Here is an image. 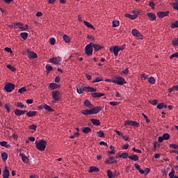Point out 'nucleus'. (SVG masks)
Segmentation results:
<instances>
[{
  "label": "nucleus",
  "instance_id": "55",
  "mask_svg": "<svg viewBox=\"0 0 178 178\" xmlns=\"http://www.w3.org/2000/svg\"><path fill=\"white\" fill-rule=\"evenodd\" d=\"M4 51H6V52H8L9 54H13V51H12V49L10 47H6Z\"/></svg>",
  "mask_w": 178,
  "mask_h": 178
},
{
  "label": "nucleus",
  "instance_id": "26",
  "mask_svg": "<svg viewBox=\"0 0 178 178\" xmlns=\"http://www.w3.org/2000/svg\"><path fill=\"white\" fill-rule=\"evenodd\" d=\"M49 88H51V90H56V88H58V84H56L55 81V83H50Z\"/></svg>",
  "mask_w": 178,
  "mask_h": 178
},
{
  "label": "nucleus",
  "instance_id": "14",
  "mask_svg": "<svg viewBox=\"0 0 178 178\" xmlns=\"http://www.w3.org/2000/svg\"><path fill=\"white\" fill-rule=\"evenodd\" d=\"M170 13V10H159V13H157V15L159 17H165V16H168V14Z\"/></svg>",
  "mask_w": 178,
  "mask_h": 178
},
{
  "label": "nucleus",
  "instance_id": "35",
  "mask_svg": "<svg viewBox=\"0 0 178 178\" xmlns=\"http://www.w3.org/2000/svg\"><path fill=\"white\" fill-rule=\"evenodd\" d=\"M120 158H123V159L129 158V153H121V154H120Z\"/></svg>",
  "mask_w": 178,
  "mask_h": 178
},
{
  "label": "nucleus",
  "instance_id": "48",
  "mask_svg": "<svg viewBox=\"0 0 178 178\" xmlns=\"http://www.w3.org/2000/svg\"><path fill=\"white\" fill-rule=\"evenodd\" d=\"M47 72L49 74L51 70H53V67L51 65H46Z\"/></svg>",
  "mask_w": 178,
  "mask_h": 178
},
{
  "label": "nucleus",
  "instance_id": "44",
  "mask_svg": "<svg viewBox=\"0 0 178 178\" xmlns=\"http://www.w3.org/2000/svg\"><path fill=\"white\" fill-rule=\"evenodd\" d=\"M12 106H10V104H9V103H8V104H6V105H5V108L6 109V111H7V112L8 113H10V107H11Z\"/></svg>",
  "mask_w": 178,
  "mask_h": 178
},
{
  "label": "nucleus",
  "instance_id": "54",
  "mask_svg": "<svg viewBox=\"0 0 178 178\" xmlns=\"http://www.w3.org/2000/svg\"><path fill=\"white\" fill-rule=\"evenodd\" d=\"M7 68L11 70V72H16V68L15 67H11L10 65H8Z\"/></svg>",
  "mask_w": 178,
  "mask_h": 178
},
{
  "label": "nucleus",
  "instance_id": "31",
  "mask_svg": "<svg viewBox=\"0 0 178 178\" xmlns=\"http://www.w3.org/2000/svg\"><path fill=\"white\" fill-rule=\"evenodd\" d=\"M111 151H108V154H115V149L114 146H110Z\"/></svg>",
  "mask_w": 178,
  "mask_h": 178
},
{
  "label": "nucleus",
  "instance_id": "24",
  "mask_svg": "<svg viewBox=\"0 0 178 178\" xmlns=\"http://www.w3.org/2000/svg\"><path fill=\"white\" fill-rule=\"evenodd\" d=\"M93 47L95 49V51H100L102 49V46H101L100 44H93Z\"/></svg>",
  "mask_w": 178,
  "mask_h": 178
},
{
  "label": "nucleus",
  "instance_id": "6",
  "mask_svg": "<svg viewBox=\"0 0 178 178\" xmlns=\"http://www.w3.org/2000/svg\"><path fill=\"white\" fill-rule=\"evenodd\" d=\"M62 60L61 56H54L49 58L50 63H54V65H60Z\"/></svg>",
  "mask_w": 178,
  "mask_h": 178
},
{
  "label": "nucleus",
  "instance_id": "9",
  "mask_svg": "<svg viewBox=\"0 0 178 178\" xmlns=\"http://www.w3.org/2000/svg\"><path fill=\"white\" fill-rule=\"evenodd\" d=\"M51 95L54 98V100H60V98L61 97L60 91H58V90L56 89L55 90L52 91Z\"/></svg>",
  "mask_w": 178,
  "mask_h": 178
},
{
  "label": "nucleus",
  "instance_id": "11",
  "mask_svg": "<svg viewBox=\"0 0 178 178\" xmlns=\"http://www.w3.org/2000/svg\"><path fill=\"white\" fill-rule=\"evenodd\" d=\"M127 124L136 126V128H138V126H140V123H138V121H131L130 120H127V121H125L124 126H127Z\"/></svg>",
  "mask_w": 178,
  "mask_h": 178
},
{
  "label": "nucleus",
  "instance_id": "15",
  "mask_svg": "<svg viewBox=\"0 0 178 178\" xmlns=\"http://www.w3.org/2000/svg\"><path fill=\"white\" fill-rule=\"evenodd\" d=\"M19 156L22 157V161L24 163H29L30 162V161L29 160V157H27L26 154H24V153H20Z\"/></svg>",
  "mask_w": 178,
  "mask_h": 178
},
{
  "label": "nucleus",
  "instance_id": "33",
  "mask_svg": "<svg viewBox=\"0 0 178 178\" xmlns=\"http://www.w3.org/2000/svg\"><path fill=\"white\" fill-rule=\"evenodd\" d=\"M83 23L86 26H88V28H92L93 29H95V26H93V25H91V23H89V21L84 20Z\"/></svg>",
  "mask_w": 178,
  "mask_h": 178
},
{
  "label": "nucleus",
  "instance_id": "19",
  "mask_svg": "<svg viewBox=\"0 0 178 178\" xmlns=\"http://www.w3.org/2000/svg\"><path fill=\"white\" fill-rule=\"evenodd\" d=\"M147 16L150 17V19L155 21L156 19V15L154 13H147Z\"/></svg>",
  "mask_w": 178,
  "mask_h": 178
},
{
  "label": "nucleus",
  "instance_id": "10",
  "mask_svg": "<svg viewBox=\"0 0 178 178\" xmlns=\"http://www.w3.org/2000/svg\"><path fill=\"white\" fill-rule=\"evenodd\" d=\"M26 53L29 59H37L38 58V56L34 51H30L29 49L26 50Z\"/></svg>",
  "mask_w": 178,
  "mask_h": 178
},
{
  "label": "nucleus",
  "instance_id": "57",
  "mask_svg": "<svg viewBox=\"0 0 178 178\" xmlns=\"http://www.w3.org/2000/svg\"><path fill=\"white\" fill-rule=\"evenodd\" d=\"M147 77H148V76H147L146 74H142V75H141V79H142V81H145L146 79H147Z\"/></svg>",
  "mask_w": 178,
  "mask_h": 178
},
{
  "label": "nucleus",
  "instance_id": "2",
  "mask_svg": "<svg viewBox=\"0 0 178 178\" xmlns=\"http://www.w3.org/2000/svg\"><path fill=\"white\" fill-rule=\"evenodd\" d=\"M101 111V106H96L92 108H83V110L81 111V113L83 114L84 115H88L92 114H98L99 112H100Z\"/></svg>",
  "mask_w": 178,
  "mask_h": 178
},
{
  "label": "nucleus",
  "instance_id": "25",
  "mask_svg": "<svg viewBox=\"0 0 178 178\" xmlns=\"http://www.w3.org/2000/svg\"><path fill=\"white\" fill-rule=\"evenodd\" d=\"M91 122L96 126H99L101 124V121H99V120H95V118H92Z\"/></svg>",
  "mask_w": 178,
  "mask_h": 178
},
{
  "label": "nucleus",
  "instance_id": "28",
  "mask_svg": "<svg viewBox=\"0 0 178 178\" xmlns=\"http://www.w3.org/2000/svg\"><path fill=\"white\" fill-rule=\"evenodd\" d=\"M140 10H135V9H134V10H132L133 16H136L134 19H137V17H138V14H140Z\"/></svg>",
  "mask_w": 178,
  "mask_h": 178
},
{
  "label": "nucleus",
  "instance_id": "62",
  "mask_svg": "<svg viewBox=\"0 0 178 178\" xmlns=\"http://www.w3.org/2000/svg\"><path fill=\"white\" fill-rule=\"evenodd\" d=\"M115 131L118 135H120L121 137H124V134H122V131H120L119 130H115Z\"/></svg>",
  "mask_w": 178,
  "mask_h": 178
},
{
  "label": "nucleus",
  "instance_id": "22",
  "mask_svg": "<svg viewBox=\"0 0 178 178\" xmlns=\"http://www.w3.org/2000/svg\"><path fill=\"white\" fill-rule=\"evenodd\" d=\"M35 115H37V111H26V116H28V118H33V116H35Z\"/></svg>",
  "mask_w": 178,
  "mask_h": 178
},
{
  "label": "nucleus",
  "instance_id": "13",
  "mask_svg": "<svg viewBox=\"0 0 178 178\" xmlns=\"http://www.w3.org/2000/svg\"><path fill=\"white\" fill-rule=\"evenodd\" d=\"M105 163H106V164H114V163H117V160L114 156H109L106 158Z\"/></svg>",
  "mask_w": 178,
  "mask_h": 178
},
{
  "label": "nucleus",
  "instance_id": "47",
  "mask_svg": "<svg viewBox=\"0 0 178 178\" xmlns=\"http://www.w3.org/2000/svg\"><path fill=\"white\" fill-rule=\"evenodd\" d=\"M172 44L173 45H178V37H175L174 39H172Z\"/></svg>",
  "mask_w": 178,
  "mask_h": 178
},
{
  "label": "nucleus",
  "instance_id": "52",
  "mask_svg": "<svg viewBox=\"0 0 178 178\" xmlns=\"http://www.w3.org/2000/svg\"><path fill=\"white\" fill-rule=\"evenodd\" d=\"M170 135L169 134H163V140H168L170 138Z\"/></svg>",
  "mask_w": 178,
  "mask_h": 178
},
{
  "label": "nucleus",
  "instance_id": "18",
  "mask_svg": "<svg viewBox=\"0 0 178 178\" xmlns=\"http://www.w3.org/2000/svg\"><path fill=\"white\" fill-rule=\"evenodd\" d=\"M107 175L108 178H113L115 177L116 175H119V174H117V172H115L113 174V172L112 170H107Z\"/></svg>",
  "mask_w": 178,
  "mask_h": 178
},
{
  "label": "nucleus",
  "instance_id": "32",
  "mask_svg": "<svg viewBox=\"0 0 178 178\" xmlns=\"http://www.w3.org/2000/svg\"><path fill=\"white\" fill-rule=\"evenodd\" d=\"M82 131L83 134H89V132L91 131V128H90V127H85V128H83Z\"/></svg>",
  "mask_w": 178,
  "mask_h": 178
},
{
  "label": "nucleus",
  "instance_id": "7",
  "mask_svg": "<svg viewBox=\"0 0 178 178\" xmlns=\"http://www.w3.org/2000/svg\"><path fill=\"white\" fill-rule=\"evenodd\" d=\"M131 33L134 37H136V38H143L144 35H143V33L141 32H139V30H137V29H132Z\"/></svg>",
  "mask_w": 178,
  "mask_h": 178
},
{
  "label": "nucleus",
  "instance_id": "36",
  "mask_svg": "<svg viewBox=\"0 0 178 178\" xmlns=\"http://www.w3.org/2000/svg\"><path fill=\"white\" fill-rule=\"evenodd\" d=\"M169 177L170 178H175V172L174 168H172L171 172H170V173L168 174Z\"/></svg>",
  "mask_w": 178,
  "mask_h": 178
},
{
  "label": "nucleus",
  "instance_id": "1",
  "mask_svg": "<svg viewBox=\"0 0 178 178\" xmlns=\"http://www.w3.org/2000/svg\"><path fill=\"white\" fill-rule=\"evenodd\" d=\"M77 93L82 94L84 91H90L91 97L94 98H99L101 97H104V93H97V88H92L90 86H83V88L78 87L76 88Z\"/></svg>",
  "mask_w": 178,
  "mask_h": 178
},
{
  "label": "nucleus",
  "instance_id": "4",
  "mask_svg": "<svg viewBox=\"0 0 178 178\" xmlns=\"http://www.w3.org/2000/svg\"><path fill=\"white\" fill-rule=\"evenodd\" d=\"M93 47L94 44L90 42V44H87L85 47V53L88 55V56H91L93 53Z\"/></svg>",
  "mask_w": 178,
  "mask_h": 178
},
{
  "label": "nucleus",
  "instance_id": "41",
  "mask_svg": "<svg viewBox=\"0 0 178 178\" xmlns=\"http://www.w3.org/2000/svg\"><path fill=\"white\" fill-rule=\"evenodd\" d=\"M99 168H98L97 167H90L89 170V172H99Z\"/></svg>",
  "mask_w": 178,
  "mask_h": 178
},
{
  "label": "nucleus",
  "instance_id": "29",
  "mask_svg": "<svg viewBox=\"0 0 178 178\" xmlns=\"http://www.w3.org/2000/svg\"><path fill=\"white\" fill-rule=\"evenodd\" d=\"M20 37L22 38V40H27V38L29 37V33H25V32L21 33Z\"/></svg>",
  "mask_w": 178,
  "mask_h": 178
},
{
  "label": "nucleus",
  "instance_id": "27",
  "mask_svg": "<svg viewBox=\"0 0 178 178\" xmlns=\"http://www.w3.org/2000/svg\"><path fill=\"white\" fill-rule=\"evenodd\" d=\"M168 106L164 104V102H161L160 104H158L157 108H167Z\"/></svg>",
  "mask_w": 178,
  "mask_h": 178
},
{
  "label": "nucleus",
  "instance_id": "3",
  "mask_svg": "<svg viewBox=\"0 0 178 178\" xmlns=\"http://www.w3.org/2000/svg\"><path fill=\"white\" fill-rule=\"evenodd\" d=\"M36 148L39 151H45V140H40L38 142L35 141V143Z\"/></svg>",
  "mask_w": 178,
  "mask_h": 178
},
{
  "label": "nucleus",
  "instance_id": "56",
  "mask_svg": "<svg viewBox=\"0 0 178 178\" xmlns=\"http://www.w3.org/2000/svg\"><path fill=\"white\" fill-rule=\"evenodd\" d=\"M129 73V67H127V69H124V70H122L121 74H127Z\"/></svg>",
  "mask_w": 178,
  "mask_h": 178
},
{
  "label": "nucleus",
  "instance_id": "42",
  "mask_svg": "<svg viewBox=\"0 0 178 178\" xmlns=\"http://www.w3.org/2000/svg\"><path fill=\"white\" fill-rule=\"evenodd\" d=\"M63 39L65 42H70V38L69 35H67V34H64Z\"/></svg>",
  "mask_w": 178,
  "mask_h": 178
},
{
  "label": "nucleus",
  "instance_id": "58",
  "mask_svg": "<svg viewBox=\"0 0 178 178\" xmlns=\"http://www.w3.org/2000/svg\"><path fill=\"white\" fill-rule=\"evenodd\" d=\"M178 58V53H174L173 54H171L170 58V60H172V58Z\"/></svg>",
  "mask_w": 178,
  "mask_h": 178
},
{
  "label": "nucleus",
  "instance_id": "53",
  "mask_svg": "<svg viewBox=\"0 0 178 178\" xmlns=\"http://www.w3.org/2000/svg\"><path fill=\"white\" fill-rule=\"evenodd\" d=\"M29 129H31V130H37V125L34 124L29 125Z\"/></svg>",
  "mask_w": 178,
  "mask_h": 178
},
{
  "label": "nucleus",
  "instance_id": "45",
  "mask_svg": "<svg viewBox=\"0 0 178 178\" xmlns=\"http://www.w3.org/2000/svg\"><path fill=\"white\" fill-rule=\"evenodd\" d=\"M149 6L152 7V9H155V3L154 2V0H149Z\"/></svg>",
  "mask_w": 178,
  "mask_h": 178
},
{
  "label": "nucleus",
  "instance_id": "64",
  "mask_svg": "<svg viewBox=\"0 0 178 178\" xmlns=\"http://www.w3.org/2000/svg\"><path fill=\"white\" fill-rule=\"evenodd\" d=\"M150 104H152V105H157L158 100H156V99L152 100V102H150Z\"/></svg>",
  "mask_w": 178,
  "mask_h": 178
},
{
  "label": "nucleus",
  "instance_id": "8",
  "mask_svg": "<svg viewBox=\"0 0 178 178\" xmlns=\"http://www.w3.org/2000/svg\"><path fill=\"white\" fill-rule=\"evenodd\" d=\"M4 90L6 91V92H12V90H15V84L12 83H6Z\"/></svg>",
  "mask_w": 178,
  "mask_h": 178
},
{
  "label": "nucleus",
  "instance_id": "63",
  "mask_svg": "<svg viewBox=\"0 0 178 178\" xmlns=\"http://www.w3.org/2000/svg\"><path fill=\"white\" fill-rule=\"evenodd\" d=\"M99 144H100V145H106V147H108V143H107V142H105L104 140H101V141L99 142Z\"/></svg>",
  "mask_w": 178,
  "mask_h": 178
},
{
  "label": "nucleus",
  "instance_id": "30",
  "mask_svg": "<svg viewBox=\"0 0 178 178\" xmlns=\"http://www.w3.org/2000/svg\"><path fill=\"white\" fill-rule=\"evenodd\" d=\"M148 83H149V84H155L156 83L155 77L152 76H151V77H149Z\"/></svg>",
  "mask_w": 178,
  "mask_h": 178
},
{
  "label": "nucleus",
  "instance_id": "16",
  "mask_svg": "<svg viewBox=\"0 0 178 178\" xmlns=\"http://www.w3.org/2000/svg\"><path fill=\"white\" fill-rule=\"evenodd\" d=\"M24 113H27V111H23L19 109H16L15 111V114L16 116H22V115H24Z\"/></svg>",
  "mask_w": 178,
  "mask_h": 178
},
{
  "label": "nucleus",
  "instance_id": "21",
  "mask_svg": "<svg viewBox=\"0 0 178 178\" xmlns=\"http://www.w3.org/2000/svg\"><path fill=\"white\" fill-rule=\"evenodd\" d=\"M3 173V178H9V170H8V167H6Z\"/></svg>",
  "mask_w": 178,
  "mask_h": 178
},
{
  "label": "nucleus",
  "instance_id": "37",
  "mask_svg": "<svg viewBox=\"0 0 178 178\" xmlns=\"http://www.w3.org/2000/svg\"><path fill=\"white\" fill-rule=\"evenodd\" d=\"M26 91H27V89L26 88V87H22L18 90V92L19 94H24V92H26Z\"/></svg>",
  "mask_w": 178,
  "mask_h": 178
},
{
  "label": "nucleus",
  "instance_id": "23",
  "mask_svg": "<svg viewBox=\"0 0 178 178\" xmlns=\"http://www.w3.org/2000/svg\"><path fill=\"white\" fill-rule=\"evenodd\" d=\"M101 81H104V77H95V79H93V81H92V84H94L95 83H100Z\"/></svg>",
  "mask_w": 178,
  "mask_h": 178
},
{
  "label": "nucleus",
  "instance_id": "50",
  "mask_svg": "<svg viewBox=\"0 0 178 178\" xmlns=\"http://www.w3.org/2000/svg\"><path fill=\"white\" fill-rule=\"evenodd\" d=\"M170 147H173L174 151H177L178 144H170Z\"/></svg>",
  "mask_w": 178,
  "mask_h": 178
},
{
  "label": "nucleus",
  "instance_id": "40",
  "mask_svg": "<svg viewBox=\"0 0 178 178\" xmlns=\"http://www.w3.org/2000/svg\"><path fill=\"white\" fill-rule=\"evenodd\" d=\"M172 6L174 9H177V10H178V0H175V2H172Z\"/></svg>",
  "mask_w": 178,
  "mask_h": 178
},
{
  "label": "nucleus",
  "instance_id": "61",
  "mask_svg": "<svg viewBox=\"0 0 178 178\" xmlns=\"http://www.w3.org/2000/svg\"><path fill=\"white\" fill-rule=\"evenodd\" d=\"M60 77L59 76H56L55 77V82H56V84H57V83H60Z\"/></svg>",
  "mask_w": 178,
  "mask_h": 178
},
{
  "label": "nucleus",
  "instance_id": "34",
  "mask_svg": "<svg viewBox=\"0 0 178 178\" xmlns=\"http://www.w3.org/2000/svg\"><path fill=\"white\" fill-rule=\"evenodd\" d=\"M84 105H86V107H92V104H91V102H90V100H85Z\"/></svg>",
  "mask_w": 178,
  "mask_h": 178
},
{
  "label": "nucleus",
  "instance_id": "39",
  "mask_svg": "<svg viewBox=\"0 0 178 178\" xmlns=\"http://www.w3.org/2000/svg\"><path fill=\"white\" fill-rule=\"evenodd\" d=\"M45 111H49V112H54V108H52L51 106H47V104H45Z\"/></svg>",
  "mask_w": 178,
  "mask_h": 178
},
{
  "label": "nucleus",
  "instance_id": "12",
  "mask_svg": "<svg viewBox=\"0 0 178 178\" xmlns=\"http://www.w3.org/2000/svg\"><path fill=\"white\" fill-rule=\"evenodd\" d=\"M20 29V30H22V31H26V29L24 28V24H23L21 22H15L14 23V29Z\"/></svg>",
  "mask_w": 178,
  "mask_h": 178
},
{
  "label": "nucleus",
  "instance_id": "5",
  "mask_svg": "<svg viewBox=\"0 0 178 178\" xmlns=\"http://www.w3.org/2000/svg\"><path fill=\"white\" fill-rule=\"evenodd\" d=\"M112 83L122 86L123 84H127V81L124 79V77L118 76V77H115V80L112 81Z\"/></svg>",
  "mask_w": 178,
  "mask_h": 178
},
{
  "label": "nucleus",
  "instance_id": "20",
  "mask_svg": "<svg viewBox=\"0 0 178 178\" xmlns=\"http://www.w3.org/2000/svg\"><path fill=\"white\" fill-rule=\"evenodd\" d=\"M129 159H132L133 161H138L140 158L138 156V154H131L129 156Z\"/></svg>",
  "mask_w": 178,
  "mask_h": 178
},
{
  "label": "nucleus",
  "instance_id": "43",
  "mask_svg": "<svg viewBox=\"0 0 178 178\" xmlns=\"http://www.w3.org/2000/svg\"><path fill=\"white\" fill-rule=\"evenodd\" d=\"M1 158L3 161H6V159H8V154H6V152H3L1 154Z\"/></svg>",
  "mask_w": 178,
  "mask_h": 178
},
{
  "label": "nucleus",
  "instance_id": "17",
  "mask_svg": "<svg viewBox=\"0 0 178 178\" xmlns=\"http://www.w3.org/2000/svg\"><path fill=\"white\" fill-rule=\"evenodd\" d=\"M113 54H115V56H118L119 51H120V46H113Z\"/></svg>",
  "mask_w": 178,
  "mask_h": 178
},
{
  "label": "nucleus",
  "instance_id": "51",
  "mask_svg": "<svg viewBox=\"0 0 178 178\" xmlns=\"http://www.w3.org/2000/svg\"><path fill=\"white\" fill-rule=\"evenodd\" d=\"M105 134L104 133V131L102 130H99V131H97V136L98 137H104Z\"/></svg>",
  "mask_w": 178,
  "mask_h": 178
},
{
  "label": "nucleus",
  "instance_id": "59",
  "mask_svg": "<svg viewBox=\"0 0 178 178\" xmlns=\"http://www.w3.org/2000/svg\"><path fill=\"white\" fill-rule=\"evenodd\" d=\"M17 106L18 108H24V104H23L22 103H20V102H17Z\"/></svg>",
  "mask_w": 178,
  "mask_h": 178
},
{
  "label": "nucleus",
  "instance_id": "38",
  "mask_svg": "<svg viewBox=\"0 0 178 178\" xmlns=\"http://www.w3.org/2000/svg\"><path fill=\"white\" fill-rule=\"evenodd\" d=\"M126 17H129L130 19H135L136 16H134V13L133 14H129V13H127L125 14Z\"/></svg>",
  "mask_w": 178,
  "mask_h": 178
},
{
  "label": "nucleus",
  "instance_id": "60",
  "mask_svg": "<svg viewBox=\"0 0 178 178\" xmlns=\"http://www.w3.org/2000/svg\"><path fill=\"white\" fill-rule=\"evenodd\" d=\"M172 28H178V21H175V23L172 24Z\"/></svg>",
  "mask_w": 178,
  "mask_h": 178
},
{
  "label": "nucleus",
  "instance_id": "49",
  "mask_svg": "<svg viewBox=\"0 0 178 178\" xmlns=\"http://www.w3.org/2000/svg\"><path fill=\"white\" fill-rule=\"evenodd\" d=\"M120 26V21L119 20H114L113 21V26L117 27Z\"/></svg>",
  "mask_w": 178,
  "mask_h": 178
},
{
  "label": "nucleus",
  "instance_id": "46",
  "mask_svg": "<svg viewBox=\"0 0 178 178\" xmlns=\"http://www.w3.org/2000/svg\"><path fill=\"white\" fill-rule=\"evenodd\" d=\"M49 42L52 45H54L56 44V40L55 39L54 37H51L50 39H49Z\"/></svg>",
  "mask_w": 178,
  "mask_h": 178
}]
</instances>
